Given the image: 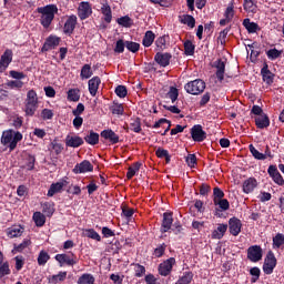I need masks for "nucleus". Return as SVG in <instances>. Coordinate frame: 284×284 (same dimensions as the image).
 Returning a JSON list of instances; mask_svg holds the SVG:
<instances>
[{"mask_svg": "<svg viewBox=\"0 0 284 284\" xmlns=\"http://www.w3.org/2000/svg\"><path fill=\"white\" fill-rule=\"evenodd\" d=\"M81 91H79V89H70L68 91V101H73L74 103H77V101H79L81 99Z\"/></svg>", "mask_w": 284, "mask_h": 284, "instance_id": "09e8293b", "label": "nucleus"}, {"mask_svg": "<svg viewBox=\"0 0 284 284\" xmlns=\"http://www.w3.org/2000/svg\"><path fill=\"white\" fill-rule=\"evenodd\" d=\"M119 26L122 28H131L132 27V18L129 16H124L118 19Z\"/></svg>", "mask_w": 284, "mask_h": 284, "instance_id": "13d9d810", "label": "nucleus"}, {"mask_svg": "<svg viewBox=\"0 0 284 284\" xmlns=\"http://www.w3.org/2000/svg\"><path fill=\"white\" fill-rule=\"evenodd\" d=\"M78 17L81 21L90 19L92 17V6L90 2H81L78 7Z\"/></svg>", "mask_w": 284, "mask_h": 284, "instance_id": "9d476101", "label": "nucleus"}, {"mask_svg": "<svg viewBox=\"0 0 284 284\" xmlns=\"http://www.w3.org/2000/svg\"><path fill=\"white\" fill-rule=\"evenodd\" d=\"M12 50L7 49L0 57V72L3 73L8 70V67L12 63Z\"/></svg>", "mask_w": 284, "mask_h": 284, "instance_id": "ddd939ff", "label": "nucleus"}, {"mask_svg": "<svg viewBox=\"0 0 284 284\" xmlns=\"http://www.w3.org/2000/svg\"><path fill=\"white\" fill-rule=\"evenodd\" d=\"M60 43H61V38L51 34L45 39L41 48V52H50V50H54L57 47H59Z\"/></svg>", "mask_w": 284, "mask_h": 284, "instance_id": "6e6552de", "label": "nucleus"}, {"mask_svg": "<svg viewBox=\"0 0 284 284\" xmlns=\"http://www.w3.org/2000/svg\"><path fill=\"white\" fill-rule=\"evenodd\" d=\"M176 265V258L170 257L162 263L159 264L158 266V272L160 276H170L172 274V268Z\"/></svg>", "mask_w": 284, "mask_h": 284, "instance_id": "20e7f679", "label": "nucleus"}, {"mask_svg": "<svg viewBox=\"0 0 284 284\" xmlns=\"http://www.w3.org/2000/svg\"><path fill=\"white\" fill-rule=\"evenodd\" d=\"M276 255H274L273 251H268L265 258H264V264H263V272L264 274H274V268L276 267Z\"/></svg>", "mask_w": 284, "mask_h": 284, "instance_id": "7ed1b4c3", "label": "nucleus"}, {"mask_svg": "<svg viewBox=\"0 0 284 284\" xmlns=\"http://www.w3.org/2000/svg\"><path fill=\"white\" fill-rule=\"evenodd\" d=\"M283 54V50H278L276 48L270 49L266 51V57L270 59V61H276V59H281Z\"/></svg>", "mask_w": 284, "mask_h": 284, "instance_id": "f704fd0d", "label": "nucleus"}, {"mask_svg": "<svg viewBox=\"0 0 284 284\" xmlns=\"http://www.w3.org/2000/svg\"><path fill=\"white\" fill-rule=\"evenodd\" d=\"M82 236H85L87 239H92V241H98L99 243H101V235L94 229H84L82 231Z\"/></svg>", "mask_w": 284, "mask_h": 284, "instance_id": "cd10ccee", "label": "nucleus"}, {"mask_svg": "<svg viewBox=\"0 0 284 284\" xmlns=\"http://www.w3.org/2000/svg\"><path fill=\"white\" fill-rule=\"evenodd\" d=\"M94 275L90 273H84L78 278V284H94Z\"/></svg>", "mask_w": 284, "mask_h": 284, "instance_id": "e433bc0d", "label": "nucleus"}, {"mask_svg": "<svg viewBox=\"0 0 284 284\" xmlns=\"http://www.w3.org/2000/svg\"><path fill=\"white\" fill-rule=\"evenodd\" d=\"M242 227L243 223L239 220V217L233 216L229 220V232L232 234V236H239Z\"/></svg>", "mask_w": 284, "mask_h": 284, "instance_id": "f8f14e48", "label": "nucleus"}, {"mask_svg": "<svg viewBox=\"0 0 284 284\" xmlns=\"http://www.w3.org/2000/svg\"><path fill=\"white\" fill-rule=\"evenodd\" d=\"M129 130L135 132L136 134L141 133V118H131Z\"/></svg>", "mask_w": 284, "mask_h": 284, "instance_id": "2f4dec72", "label": "nucleus"}, {"mask_svg": "<svg viewBox=\"0 0 284 284\" xmlns=\"http://www.w3.org/2000/svg\"><path fill=\"white\" fill-rule=\"evenodd\" d=\"M99 138H100L99 133L91 130L89 131V134L84 136V141L89 145H99Z\"/></svg>", "mask_w": 284, "mask_h": 284, "instance_id": "c756f323", "label": "nucleus"}, {"mask_svg": "<svg viewBox=\"0 0 284 284\" xmlns=\"http://www.w3.org/2000/svg\"><path fill=\"white\" fill-rule=\"evenodd\" d=\"M225 232H227V224H219L216 230L212 232V239L221 240L225 236Z\"/></svg>", "mask_w": 284, "mask_h": 284, "instance_id": "c85d7f7f", "label": "nucleus"}, {"mask_svg": "<svg viewBox=\"0 0 284 284\" xmlns=\"http://www.w3.org/2000/svg\"><path fill=\"white\" fill-rule=\"evenodd\" d=\"M77 23H78L77 16L75 14L69 16L63 26V33L68 34V37H71V34H74V30H77Z\"/></svg>", "mask_w": 284, "mask_h": 284, "instance_id": "9b49d317", "label": "nucleus"}, {"mask_svg": "<svg viewBox=\"0 0 284 284\" xmlns=\"http://www.w3.org/2000/svg\"><path fill=\"white\" fill-rule=\"evenodd\" d=\"M59 12V8L57 4H47L44 7L37 8V13L40 16V24L44 30H48L50 26H52V21H54V14Z\"/></svg>", "mask_w": 284, "mask_h": 284, "instance_id": "f257e3e1", "label": "nucleus"}, {"mask_svg": "<svg viewBox=\"0 0 284 284\" xmlns=\"http://www.w3.org/2000/svg\"><path fill=\"white\" fill-rule=\"evenodd\" d=\"M180 22L183 23V26H187L189 28H194L196 26V19L190 14H183Z\"/></svg>", "mask_w": 284, "mask_h": 284, "instance_id": "58836bf2", "label": "nucleus"}, {"mask_svg": "<svg viewBox=\"0 0 284 284\" xmlns=\"http://www.w3.org/2000/svg\"><path fill=\"white\" fill-rule=\"evenodd\" d=\"M42 212L50 219L54 214V204L52 202L42 203Z\"/></svg>", "mask_w": 284, "mask_h": 284, "instance_id": "a19ab883", "label": "nucleus"}, {"mask_svg": "<svg viewBox=\"0 0 284 284\" xmlns=\"http://www.w3.org/2000/svg\"><path fill=\"white\" fill-rule=\"evenodd\" d=\"M26 103H31V104H38L39 105V98L37 97V91H34V90H29L28 91Z\"/></svg>", "mask_w": 284, "mask_h": 284, "instance_id": "8fccbe9b", "label": "nucleus"}, {"mask_svg": "<svg viewBox=\"0 0 284 284\" xmlns=\"http://www.w3.org/2000/svg\"><path fill=\"white\" fill-rule=\"evenodd\" d=\"M191 138L195 143H203L207 139V132L203 130V125L195 124L191 128Z\"/></svg>", "mask_w": 284, "mask_h": 284, "instance_id": "0eeeda50", "label": "nucleus"}, {"mask_svg": "<svg viewBox=\"0 0 284 284\" xmlns=\"http://www.w3.org/2000/svg\"><path fill=\"white\" fill-rule=\"evenodd\" d=\"M247 260L251 261V263L263 261V248L261 245H252L247 248Z\"/></svg>", "mask_w": 284, "mask_h": 284, "instance_id": "423d86ee", "label": "nucleus"}, {"mask_svg": "<svg viewBox=\"0 0 284 284\" xmlns=\"http://www.w3.org/2000/svg\"><path fill=\"white\" fill-rule=\"evenodd\" d=\"M13 141L12 130L4 131L1 136V143L2 145H10Z\"/></svg>", "mask_w": 284, "mask_h": 284, "instance_id": "3c124183", "label": "nucleus"}, {"mask_svg": "<svg viewBox=\"0 0 284 284\" xmlns=\"http://www.w3.org/2000/svg\"><path fill=\"white\" fill-rule=\"evenodd\" d=\"M256 185H258V182L256 181V179L250 178V179L245 180L243 183L244 194H250V193L254 192V189L256 187Z\"/></svg>", "mask_w": 284, "mask_h": 284, "instance_id": "b1692460", "label": "nucleus"}, {"mask_svg": "<svg viewBox=\"0 0 284 284\" xmlns=\"http://www.w3.org/2000/svg\"><path fill=\"white\" fill-rule=\"evenodd\" d=\"M171 60H172V53L158 52L154 55V61L156 62L158 65H161V68H168V65H170Z\"/></svg>", "mask_w": 284, "mask_h": 284, "instance_id": "dca6fc26", "label": "nucleus"}, {"mask_svg": "<svg viewBox=\"0 0 284 284\" xmlns=\"http://www.w3.org/2000/svg\"><path fill=\"white\" fill-rule=\"evenodd\" d=\"M65 278H68V272L60 271L57 275L51 276L50 282L53 284L63 283V281H65Z\"/></svg>", "mask_w": 284, "mask_h": 284, "instance_id": "ea45409f", "label": "nucleus"}, {"mask_svg": "<svg viewBox=\"0 0 284 284\" xmlns=\"http://www.w3.org/2000/svg\"><path fill=\"white\" fill-rule=\"evenodd\" d=\"M251 274V283H256L261 278V268L258 266H254L250 270Z\"/></svg>", "mask_w": 284, "mask_h": 284, "instance_id": "864d4df0", "label": "nucleus"}, {"mask_svg": "<svg viewBox=\"0 0 284 284\" xmlns=\"http://www.w3.org/2000/svg\"><path fill=\"white\" fill-rule=\"evenodd\" d=\"M196 50V45L192 43V40H186L184 42V54L186 57H194V51Z\"/></svg>", "mask_w": 284, "mask_h": 284, "instance_id": "c9c22d12", "label": "nucleus"}, {"mask_svg": "<svg viewBox=\"0 0 284 284\" xmlns=\"http://www.w3.org/2000/svg\"><path fill=\"white\" fill-rule=\"evenodd\" d=\"M248 150H250L252 156H253L256 161H265V155H263V153H261V151L256 150V148L254 146V144H250V145H248Z\"/></svg>", "mask_w": 284, "mask_h": 284, "instance_id": "a18cd8bd", "label": "nucleus"}, {"mask_svg": "<svg viewBox=\"0 0 284 284\" xmlns=\"http://www.w3.org/2000/svg\"><path fill=\"white\" fill-rule=\"evenodd\" d=\"M115 94L119 99H125L128 97V88L125 85H118L115 88Z\"/></svg>", "mask_w": 284, "mask_h": 284, "instance_id": "680f3d73", "label": "nucleus"}, {"mask_svg": "<svg viewBox=\"0 0 284 284\" xmlns=\"http://www.w3.org/2000/svg\"><path fill=\"white\" fill-rule=\"evenodd\" d=\"M101 12L104 17L105 23H112V8L110 4H108V2L102 3Z\"/></svg>", "mask_w": 284, "mask_h": 284, "instance_id": "bb28decb", "label": "nucleus"}, {"mask_svg": "<svg viewBox=\"0 0 284 284\" xmlns=\"http://www.w3.org/2000/svg\"><path fill=\"white\" fill-rule=\"evenodd\" d=\"M19 141H23V134H21V132L18 131V132L14 133L13 140L8 145L10 152H13V150L17 149V144L19 143Z\"/></svg>", "mask_w": 284, "mask_h": 284, "instance_id": "79ce46f5", "label": "nucleus"}, {"mask_svg": "<svg viewBox=\"0 0 284 284\" xmlns=\"http://www.w3.org/2000/svg\"><path fill=\"white\" fill-rule=\"evenodd\" d=\"M143 168V163L141 162H134L131 166H129L128 172H126V179L128 181H131V179H134L136 175V172Z\"/></svg>", "mask_w": 284, "mask_h": 284, "instance_id": "a878e982", "label": "nucleus"}, {"mask_svg": "<svg viewBox=\"0 0 284 284\" xmlns=\"http://www.w3.org/2000/svg\"><path fill=\"white\" fill-rule=\"evenodd\" d=\"M268 176L273 179L274 183L276 185H284V179L283 175H281V172H278V168L276 165H270L267 169Z\"/></svg>", "mask_w": 284, "mask_h": 284, "instance_id": "2eb2a0df", "label": "nucleus"}, {"mask_svg": "<svg viewBox=\"0 0 284 284\" xmlns=\"http://www.w3.org/2000/svg\"><path fill=\"white\" fill-rule=\"evenodd\" d=\"M30 245H32V241L30 240H23L22 243L20 244H14L13 245V250L16 252H22L23 250H26V247H30Z\"/></svg>", "mask_w": 284, "mask_h": 284, "instance_id": "052dcab7", "label": "nucleus"}, {"mask_svg": "<svg viewBox=\"0 0 284 284\" xmlns=\"http://www.w3.org/2000/svg\"><path fill=\"white\" fill-rule=\"evenodd\" d=\"M165 250H168V244H160L158 247L154 248L153 256H155V258H161V256L165 254Z\"/></svg>", "mask_w": 284, "mask_h": 284, "instance_id": "603ef678", "label": "nucleus"}, {"mask_svg": "<svg viewBox=\"0 0 284 284\" xmlns=\"http://www.w3.org/2000/svg\"><path fill=\"white\" fill-rule=\"evenodd\" d=\"M112 114H118L119 116H122L124 109H123V104H113L110 108Z\"/></svg>", "mask_w": 284, "mask_h": 284, "instance_id": "774afa93", "label": "nucleus"}, {"mask_svg": "<svg viewBox=\"0 0 284 284\" xmlns=\"http://www.w3.org/2000/svg\"><path fill=\"white\" fill-rule=\"evenodd\" d=\"M166 99H170L172 103H176L179 100V89L176 87H170Z\"/></svg>", "mask_w": 284, "mask_h": 284, "instance_id": "c03bdc74", "label": "nucleus"}, {"mask_svg": "<svg viewBox=\"0 0 284 284\" xmlns=\"http://www.w3.org/2000/svg\"><path fill=\"white\" fill-rule=\"evenodd\" d=\"M125 48L129 50V52H133L134 54L138 50H140L141 44H139V42L125 41Z\"/></svg>", "mask_w": 284, "mask_h": 284, "instance_id": "bf43d9fd", "label": "nucleus"}, {"mask_svg": "<svg viewBox=\"0 0 284 284\" xmlns=\"http://www.w3.org/2000/svg\"><path fill=\"white\" fill-rule=\"evenodd\" d=\"M73 174H85L88 172H94V165L91 161L83 160L81 163L75 164L72 170Z\"/></svg>", "mask_w": 284, "mask_h": 284, "instance_id": "1a4fd4ad", "label": "nucleus"}, {"mask_svg": "<svg viewBox=\"0 0 284 284\" xmlns=\"http://www.w3.org/2000/svg\"><path fill=\"white\" fill-rule=\"evenodd\" d=\"M185 163L189 165V168H196V163H197L196 154H189L185 158Z\"/></svg>", "mask_w": 284, "mask_h": 284, "instance_id": "338daca9", "label": "nucleus"}, {"mask_svg": "<svg viewBox=\"0 0 284 284\" xmlns=\"http://www.w3.org/2000/svg\"><path fill=\"white\" fill-rule=\"evenodd\" d=\"M261 74L264 83L267 85H272V83H274V73L270 71V65L267 62H264L263 68L261 69Z\"/></svg>", "mask_w": 284, "mask_h": 284, "instance_id": "a211bd4d", "label": "nucleus"}, {"mask_svg": "<svg viewBox=\"0 0 284 284\" xmlns=\"http://www.w3.org/2000/svg\"><path fill=\"white\" fill-rule=\"evenodd\" d=\"M173 223H174V217H172V212H164L160 232L162 234L170 232V230H172Z\"/></svg>", "mask_w": 284, "mask_h": 284, "instance_id": "4468645a", "label": "nucleus"}, {"mask_svg": "<svg viewBox=\"0 0 284 284\" xmlns=\"http://www.w3.org/2000/svg\"><path fill=\"white\" fill-rule=\"evenodd\" d=\"M64 143L67 148H81L83 145L84 141L83 138L79 135H67Z\"/></svg>", "mask_w": 284, "mask_h": 284, "instance_id": "6ab92c4d", "label": "nucleus"}, {"mask_svg": "<svg viewBox=\"0 0 284 284\" xmlns=\"http://www.w3.org/2000/svg\"><path fill=\"white\" fill-rule=\"evenodd\" d=\"M154 39H156L154 32L150 30L146 31L142 40V45H144V48H150V45L154 43Z\"/></svg>", "mask_w": 284, "mask_h": 284, "instance_id": "473e14b6", "label": "nucleus"}, {"mask_svg": "<svg viewBox=\"0 0 284 284\" xmlns=\"http://www.w3.org/2000/svg\"><path fill=\"white\" fill-rule=\"evenodd\" d=\"M88 85L91 97H97V92H99V85H101V78L98 75L93 77L89 80Z\"/></svg>", "mask_w": 284, "mask_h": 284, "instance_id": "412c9836", "label": "nucleus"}, {"mask_svg": "<svg viewBox=\"0 0 284 284\" xmlns=\"http://www.w3.org/2000/svg\"><path fill=\"white\" fill-rule=\"evenodd\" d=\"M273 245H275V247H281L282 245H284V234L283 233H277L273 237Z\"/></svg>", "mask_w": 284, "mask_h": 284, "instance_id": "69168bd1", "label": "nucleus"}, {"mask_svg": "<svg viewBox=\"0 0 284 284\" xmlns=\"http://www.w3.org/2000/svg\"><path fill=\"white\" fill-rule=\"evenodd\" d=\"M205 88H206L205 81L201 79H195L193 81L187 82L184 85L185 92H187V94H193L194 97L199 94H203V92H205Z\"/></svg>", "mask_w": 284, "mask_h": 284, "instance_id": "f03ea898", "label": "nucleus"}, {"mask_svg": "<svg viewBox=\"0 0 284 284\" xmlns=\"http://www.w3.org/2000/svg\"><path fill=\"white\" fill-rule=\"evenodd\" d=\"M24 232L23 226L21 225H12L7 229V236L8 239H19Z\"/></svg>", "mask_w": 284, "mask_h": 284, "instance_id": "5701e85b", "label": "nucleus"}, {"mask_svg": "<svg viewBox=\"0 0 284 284\" xmlns=\"http://www.w3.org/2000/svg\"><path fill=\"white\" fill-rule=\"evenodd\" d=\"M102 139H105V141H110V143H112V145H116V143H119V134H115L114 131H112V129L109 130H103L100 133Z\"/></svg>", "mask_w": 284, "mask_h": 284, "instance_id": "aec40b11", "label": "nucleus"}, {"mask_svg": "<svg viewBox=\"0 0 284 284\" xmlns=\"http://www.w3.org/2000/svg\"><path fill=\"white\" fill-rule=\"evenodd\" d=\"M54 258L60 264V267H63V265H69V267H72L79 263V260L74 253H72L71 256L65 253L57 254Z\"/></svg>", "mask_w": 284, "mask_h": 284, "instance_id": "39448f33", "label": "nucleus"}, {"mask_svg": "<svg viewBox=\"0 0 284 284\" xmlns=\"http://www.w3.org/2000/svg\"><path fill=\"white\" fill-rule=\"evenodd\" d=\"M37 108L39 104L26 103L24 112L27 116H34V112H37Z\"/></svg>", "mask_w": 284, "mask_h": 284, "instance_id": "6e6d98bb", "label": "nucleus"}, {"mask_svg": "<svg viewBox=\"0 0 284 284\" xmlns=\"http://www.w3.org/2000/svg\"><path fill=\"white\" fill-rule=\"evenodd\" d=\"M10 274H12V271L10 270V262L6 261L4 263L0 264V278L10 276Z\"/></svg>", "mask_w": 284, "mask_h": 284, "instance_id": "37998d69", "label": "nucleus"}, {"mask_svg": "<svg viewBox=\"0 0 284 284\" xmlns=\"http://www.w3.org/2000/svg\"><path fill=\"white\" fill-rule=\"evenodd\" d=\"M34 163H37V158L32 154H29L27 156V162H26V168L29 172H31V170H34Z\"/></svg>", "mask_w": 284, "mask_h": 284, "instance_id": "e2e57ef3", "label": "nucleus"}, {"mask_svg": "<svg viewBox=\"0 0 284 284\" xmlns=\"http://www.w3.org/2000/svg\"><path fill=\"white\" fill-rule=\"evenodd\" d=\"M33 221H34L37 227H43L45 225V215L41 212H34Z\"/></svg>", "mask_w": 284, "mask_h": 284, "instance_id": "4c0bfd02", "label": "nucleus"}, {"mask_svg": "<svg viewBox=\"0 0 284 284\" xmlns=\"http://www.w3.org/2000/svg\"><path fill=\"white\" fill-rule=\"evenodd\" d=\"M50 260V254L45 252L44 250L40 251L38 255V265H45L48 261Z\"/></svg>", "mask_w": 284, "mask_h": 284, "instance_id": "4d7b16f0", "label": "nucleus"}, {"mask_svg": "<svg viewBox=\"0 0 284 284\" xmlns=\"http://www.w3.org/2000/svg\"><path fill=\"white\" fill-rule=\"evenodd\" d=\"M214 68H216L215 77L217 81L222 83V81H224L225 79V61H223L222 59H217L214 62Z\"/></svg>", "mask_w": 284, "mask_h": 284, "instance_id": "f3484780", "label": "nucleus"}, {"mask_svg": "<svg viewBox=\"0 0 284 284\" xmlns=\"http://www.w3.org/2000/svg\"><path fill=\"white\" fill-rule=\"evenodd\" d=\"M51 148L54 152V154H57V156H59V154H61V152H63V144L59 143V141L53 140L51 142Z\"/></svg>", "mask_w": 284, "mask_h": 284, "instance_id": "0e129e2a", "label": "nucleus"}, {"mask_svg": "<svg viewBox=\"0 0 284 284\" xmlns=\"http://www.w3.org/2000/svg\"><path fill=\"white\" fill-rule=\"evenodd\" d=\"M63 187H65L64 183H52L48 190L47 196H54V194H59V192H61V190H63Z\"/></svg>", "mask_w": 284, "mask_h": 284, "instance_id": "7c9ffc66", "label": "nucleus"}, {"mask_svg": "<svg viewBox=\"0 0 284 284\" xmlns=\"http://www.w3.org/2000/svg\"><path fill=\"white\" fill-rule=\"evenodd\" d=\"M170 39V36H161L155 40L156 50L160 52H163V50H166L168 48V40Z\"/></svg>", "mask_w": 284, "mask_h": 284, "instance_id": "72a5a7b5", "label": "nucleus"}, {"mask_svg": "<svg viewBox=\"0 0 284 284\" xmlns=\"http://www.w3.org/2000/svg\"><path fill=\"white\" fill-rule=\"evenodd\" d=\"M225 197V192L221 190V187L216 186L213 189V203H216V201H221Z\"/></svg>", "mask_w": 284, "mask_h": 284, "instance_id": "5fc2aeb1", "label": "nucleus"}, {"mask_svg": "<svg viewBox=\"0 0 284 284\" xmlns=\"http://www.w3.org/2000/svg\"><path fill=\"white\" fill-rule=\"evenodd\" d=\"M94 74L92 72V67L90 64H84L81 69L80 77L81 79H90Z\"/></svg>", "mask_w": 284, "mask_h": 284, "instance_id": "de8ad7c7", "label": "nucleus"}, {"mask_svg": "<svg viewBox=\"0 0 284 284\" xmlns=\"http://www.w3.org/2000/svg\"><path fill=\"white\" fill-rule=\"evenodd\" d=\"M254 121L258 130H265V128H270V116L266 113L255 116Z\"/></svg>", "mask_w": 284, "mask_h": 284, "instance_id": "4be33fe9", "label": "nucleus"}, {"mask_svg": "<svg viewBox=\"0 0 284 284\" xmlns=\"http://www.w3.org/2000/svg\"><path fill=\"white\" fill-rule=\"evenodd\" d=\"M243 26L247 30L248 34H254L255 32H258V30H261L258 23L250 21V18L243 20Z\"/></svg>", "mask_w": 284, "mask_h": 284, "instance_id": "393cba45", "label": "nucleus"}, {"mask_svg": "<svg viewBox=\"0 0 284 284\" xmlns=\"http://www.w3.org/2000/svg\"><path fill=\"white\" fill-rule=\"evenodd\" d=\"M213 203L215 206H219L220 212H227V210H230V201H227V199L215 200Z\"/></svg>", "mask_w": 284, "mask_h": 284, "instance_id": "49530a36", "label": "nucleus"}]
</instances>
